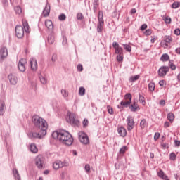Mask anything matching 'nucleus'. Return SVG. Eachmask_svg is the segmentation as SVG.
Instances as JSON below:
<instances>
[{
	"mask_svg": "<svg viewBox=\"0 0 180 180\" xmlns=\"http://www.w3.org/2000/svg\"><path fill=\"white\" fill-rule=\"evenodd\" d=\"M174 34H176V36H179L180 35V30L179 28H177L174 30Z\"/></svg>",
	"mask_w": 180,
	"mask_h": 180,
	"instance_id": "54",
	"label": "nucleus"
},
{
	"mask_svg": "<svg viewBox=\"0 0 180 180\" xmlns=\"http://www.w3.org/2000/svg\"><path fill=\"white\" fill-rule=\"evenodd\" d=\"M123 58H124L123 53H118V55L117 56V60L120 63V62H122L123 60Z\"/></svg>",
	"mask_w": 180,
	"mask_h": 180,
	"instance_id": "34",
	"label": "nucleus"
},
{
	"mask_svg": "<svg viewBox=\"0 0 180 180\" xmlns=\"http://www.w3.org/2000/svg\"><path fill=\"white\" fill-rule=\"evenodd\" d=\"M26 64H27V60L25 58H22L18 62V70L21 72H25L26 71Z\"/></svg>",
	"mask_w": 180,
	"mask_h": 180,
	"instance_id": "9",
	"label": "nucleus"
},
{
	"mask_svg": "<svg viewBox=\"0 0 180 180\" xmlns=\"http://www.w3.org/2000/svg\"><path fill=\"white\" fill-rule=\"evenodd\" d=\"M170 126V124L169 122H168L167 121H166L165 123H164V127L167 128V127H169Z\"/></svg>",
	"mask_w": 180,
	"mask_h": 180,
	"instance_id": "57",
	"label": "nucleus"
},
{
	"mask_svg": "<svg viewBox=\"0 0 180 180\" xmlns=\"http://www.w3.org/2000/svg\"><path fill=\"white\" fill-rule=\"evenodd\" d=\"M15 13L18 15H20L22 13V8L20 6H18L15 8Z\"/></svg>",
	"mask_w": 180,
	"mask_h": 180,
	"instance_id": "42",
	"label": "nucleus"
},
{
	"mask_svg": "<svg viewBox=\"0 0 180 180\" xmlns=\"http://www.w3.org/2000/svg\"><path fill=\"white\" fill-rule=\"evenodd\" d=\"M139 101L141 103H142V105H146V101L144 100V97L143 96H139Z\"/></svg>",
	"mask_w": 180,
	"mask_h": 180,
	"instance_id": "46",
	"label": "nucleus"
},
{
	"mask_svg": "<svg viewBox=\"0 0 180 180\" xmlns=\"http://www.w3.org/2000/svg\"><path fill=\"white\" fill-rule=\"evenodd\" d=\"M45 26L49 29V30H53L54 25H53V22L50 20H46L45 21Z\"/></svg>",
	"mask_w": 180,
	"mask_h": 180,
	"instance_id": "22",
	"label": "nucleus"
},
{
	"mask_svg": "<svg viewBox=\"0 0 180 180\" xmlns=\"http://www.w3.org/2000/svg\"><path fill=\"white\" fill-rule=\"evenodd\" d=\"M8 79L12 85H16L18 84V77L12 74L8 75Z\"/></svg>",
	"mask_w": 180,
	"mask_h": 180,
	"instance_id": "18",
	"label": "nucleus"
},
{
	"mask_svg": "<svg viewBox=\"0 0 180 180\" xmlns=\"http://www.w3.org/2000/svg\"><path fill=\"white\" fill-rule=\"evenodd\" d=\"M8 57V49L6 47H1L0 49V58L4 60Z\"/></svg>",
	"mask_w": 180,
	"mask_h": 180,
	"instance_id": "14",
	"label": "nucleus"
},
{
	"mask_svg": "<svg viewBox=\"0 0 180 180\" xmlns=\"http://www.w3.org/2000/svg\"><path fill=\"white\" fill-rule=\"evenodd\" d=\"M136 11H137L136 10V8H132L130 13L131 15H134V13H136Z\"/></svg>",
	"mask_w": 180,
	"mask_h": 180,
	"instance_id": "59",
	"label": "nucleus"
},
{
	"mask_svg": "<svg viewBox=\"0 0 180 180\" xmlns=\"http://www.w3.org/2000/svg\"><path fill=\"white\" fill-rule=\"evenodd\" d=\"M57 60V55H53L52 56V61H56Z\"/></svg>",
	"mask_w": 180,
	"mask_h": 180,
	"instance_id": "60",
	"label": "nucleus"
},
{
	"mask_svg": "<svg viewBox=\"0 0 180 180\" xmlns=\"http://www.w3.org/2000/svg\"><path fill=\"white\" fill-rule=\"evenodd\" d=\"M54 41H55L54 34H49L48 37V43H49V44H53Z\"/></svg>",
	"mask_w": 180,
	"mask_h": 180,
	"instance_id": "28",
	"label": "nucleus"
},
{
	"mask_svg": "<svg viewBox=\"0 0 180 180\" xmlns=\"http://www.w3.org/2000/svg\"><path fill=\"white\" fill-rule=\"evenodd\" d=\"M15 34L18 39H22L25 36V29L22 25H18L15 27Z\"/></svg>",
	"mask_w": 180,
	"mask_h": 180,
	"instance_id": "8",
	"label": "nucleus"
},
{
	"mask_svg": "<svg viewBox=\"0 0 180 180\" xmlns=\"http://www.w3.org/2000/svg\"><path fill=\"white\" fill-rule=\"evenodd\" d=\"M117 132L121 137H126V136H127V131H126V129L123 127H118Z\"/></svg>",
	"mask_w": 180,
	"mask_h": 180,
	"instance_id": "16",
	"label": "nucleus"
},
{
	"mask_svg": "<svg viewBox=\"0 0 180 180\" xmlns=\"http://www.w3.org/2000/svg\"><path fill=\"white\" fill-rule=\"evenodd\" d=\"M172 43V37L168 35H165L163 38V40L161 41L162 47L167 49Z\"/></svg>",
	"mask_w": 180,
	"mask_h": 180,
	"instance_id": "7",
	"label": "nucleus"
},
{
	"mask_svg": "<svg viewBox=\"0 0 180 180\" xmlns=\"http://www.w3.org/2000/svg\"><path fill=\"white\" fill-rule=\"evenodd\" d=\"M5 109L6 107L5 106V102L0 101V115L2 116L4 113H5Z\"/></svg>",
	"mask_w": 180,
	"mask_h": 180,
	"instance_id": "23",
	"label": "nucleus"
},
{
	"mask_svg": "<svg viewBox=\"0 0 180 180\" xmlns=\"http://www.w3.org/2000/svg\"><path fill=\"white\" fill-rule=\"evenodd\" d=\"M127 150H129V148L127 146H122L120 150V154H124V153L127 151Z\"/></svg>",
	"mask_w": 180,
	"mask_h": 180,
	"instance_id": "32",
	"label": "nucleus"
},
{
	"mask_svg": "<svg viewBox=\"0 0 180 180\" xmlns=\"http://www.w3.org/2000/svg\"><path fill=\"white\" fill-rule=\"evenodd\" d=\"M160 105H161L162 106H164V105H165V100H161L160 101Z\"/></svg>",
	"mask_w": 180,
	"mask_h": 180,
	"instance_id": "58",
	"label": "nucleus"
},
{
	"mask_svg": "<svg viewBox=\"0 0 180 180\" xmlns=\"http://www.w3.org/2000/svg\"><path fill=\"white\" fill-rule=\"evenodd\" d=\"M79 140L82 144L88 145L89 144V137L88 135L84 131H79L78 133Z\"/></svg>",
	"mask_w": 180,
	"mask_h": 180,
	"instance_id": "5",
	"label": "nucleus"
},
{
	"mask_svg": "<svg viewBox=\"0 0 180 180\" xmlns=\"http://www.w3.org/2000/svg\"><path fill=\"white\" fill-rule=\"evenodd\" d=\"M22 26L27 33H30V27H29V23L26 20H22Z\"/></svg>",
	"mask_w": 180,
	"mask_h": 180,
	"instance_id": "24",
	"label": "nucleus"
},
{
	"mask_svg": "<svg viewBox=\"0 0 180 180\" xmlns=\"http://www.w3.org/2000/svg\"><path fill=\"white\" fill-rule=\"evenodd\" d=\"M32 122L38 130L41 131L42 134H47V129H49V124L47 121L44 118H41L39 115H34L32 119Z\"/></svg>",
	"mask_w": 180,
	"mask_h": 180,
	"instance_id": "2",
	"label": "nucleus"
},
{
	"mask_svg": "<svg viewBox=\"0 0 180 180\" xmlns=\"http://www.w3.org/2000/svg\"><path fill=\"white\" fill-rule=\"evenodd\" d=\"M49 15H50V5L46 4L44 10L43 11L42 15L46 18L49 16Z\"/></svg>",
	"mask_w": 180,
	"mask_h": 180,
	"instance_id": "21",
	"label": "nucleus"
},
{
	"mask_svg": "<svg viewBox=\"0 0 180 180\" xmlns=\"http://www.w3.org/2000/svg\"><path fill=\"white\" fill-rule=\"evenodd\" d=\"M153 33V30L148 29L145 31L144 34L146 36H151V34Z\"/></svg>",
	"mask_w": 180,
	"mask_h": 180,
	"instance_id": "44",
	"label": "nucleus"
},
{
	"mask_svg": "<svg viewBox=\"0 0 180 180\" xmlns=\"http://www.w3.org/2000/svg\"><path fill=\"white\" fill-rule=\"evenodd\" d=\"M30 150L31 153H33L34 154H36V153H37L39 151V149H37V147L36 146V145L34 143H32L30 146Z\"/></svg>",
	"mask_w": 180,
	"mask_h": 180,
	"instance_id": "26",
	"label": "nucleus"
},
{
	"mask_svg": "<svg viewBox=\"0 0 180 180\" xmlns=\"http://www.w3.org/2000/svg\"><path fill=\"white\" fill-rule=\"evenodd\" d=\"M39 78L41 84H47V79L46 78V77L41 75Z\"/></svg>",
	"mask_w": 180,
	"mask_h": 180,
	"instance_id": "39",
	"label": "nucleus"
},
{
	"mask_svg": "<svg viewBox=\"0 0 180 180\" xmlns=\"http://www.w3.org/2000/svg\"><path fill=\"white\" fill-rule=\"evenodd\" d=\"M175 144H176V146H177V147H179L180 141H175Z\"/></svg>",
	"mask_w": 180,
	"mask_h": 180,
	"instance_id": "61",
	"label": "nucleus"
},
{
	"mask_svg": "<svg viewBox=\"0 0 180 180\" xmlns=\"http://www.w3.org/2000/svg\"><path fill=\"white\" fill-rule=\"evenodd\" d=\"M148 89L151 92H153V91L155 89V83L150 82L148 84Z\"/></svg>",
	"mask_w": 180,
	"mask_h": 180,
	"instance_id": "31",
	"label": "nucleus"
},
{
	"mask_svg": "<svg viewBox=\"0 0 180 180\" xmlns=\"http://www.w3.org/2000/svg\"><path fill=\"white\" fill-rule=\"evenodd\" d=\"M169 71V67L168 66H162L158 70L159 77H165L167 73Z\"/></svg>",
	"mask_w": 180,
	"mask_h": 180,
	"instance_id": "11",
	"label": "nucleus"
},
{
	"mask_svg": "<svg viewBox=\"0 0 180 180\" xmlns=\"http://www.w3.org/2000/svg\"><path fill=\"white\" fill-rule=\"evenodd\" d=\"M129 108L131 110V112H137L138 110H140V107L139 106V104H137V103L136 102L131 104L129 106Z\"/></svg>",
	"mask_w": 180,
	"mask_h": 180,
	"instance_id": "20",
	"label": "nucleus"
},
{
	"mask_svg": "<svg viewBox=\"0 0 180 180\" xmlns=\"http://www.w3.org/2000/svg\"><path fill=\"white\" fill-rule=\"evenodd\" d=\"M167 120L170 122V123H173L174 120H175V115L172 112H169L167 114Z\"/></svg>",
	"mask_w": 180,
	"mask_h": 180,
	"instance_id": "27",
	"label": "nucleus"
},
{
	"mask_svg": "<svg viewBox=\"0 0 180 180\" xmlns=\"http://www.w3.org/2000/svg\"><path fill=\"white\" fill-rule=\"evenodd\" d=\"M77 18L78 19V20H82V19H84V15H82V13H79L77 15Z\"/></svg>",
	"mask_w": 180,
	"mask_h": 180,
	"instance_id": "48",
	"label": "nucleus"
},
{
	"mask_svg": "<svg viewBox=\"0 0 180 180\" xmlns=\"http://www.w3.org/2000/svg\"><path fill=\"white\" fill-rule=\"evenodd\" d=\"M30 65L32 71H36L37 70V60L34 58H31L30 59Z\"/></svg>",
	"mask_w": 180,
	"mask_h": 180,
	"instance_id": "13",
	"label": "nucleus"
},
{
	"mask_svg": "<svg viewBox=\"0 0 180 180\" xmlns=\"http://www.w3.org/2000/svg\"><path fill=\"white\" fill-rule=\"evenodd\" d=\"M151 43H155V39L153 37H151V39H150Z\"/></svg>",
	"mask_w": 180,
	"mask_h": 180,
	"instance_id": "62",
	"label": "nucleus"
},
{
	"mask_svg": "<svg viewBox=\"0 0 180 180\" xmlns=\"http://www.w3.org/2000/svg\"><path fill=\"white\" fill-rule=\"evenodd\" d=\"M84 169L86 172H89V171H91V167L89 165H86Z\"/></svg>",
	"mask_w": 180,
	"mask_h": 180,
	"instance_id": "52",
	"label": "nucleus"
},
{
	"mask_svg": "<svg viewBox=\"0 0 180 180\" xmlns=\"http://www.w3.org/2000/svg\"><path fill=\"white\" fill-rule=\"evenodd\" d=\"M61 94L63 95V98H68V91H67V90L62 89Z\"/></svg>",
	"mask_w": 180,
	"mask_h": 180,
	"instance_id": "38",
	"label": "nucleus"
},
{
	"mask_svg": "<svg viewBox=\"0 0 180 180\" xmlns=\"http://www.w3.org/2000/svg\"><path fill=\"white\" fill-rule=\"evenodd\" d=\"M52 137L58 140L65 146H71L74 143V138L68 131L65 130L56 131L53 132Z\"/></svg>",
	"mask_w": 180,
	"mask_h": 180,
	"instance_id": "1",
	"label": "nucleus"
},
{
	"mask_svg": "<svg viewBox=\"0 0 180 180\" xmlns=\"http://www.w3.org/2000/svg\"><path fill=\"white\" fill-rule=\"evenodd\" d=\"M66 18L67 17L65 16V14H61L58 17L59 20H65Z\"/></svg>",
	"mask_w": 180,
	"mask_h": 180,
	"instance_id": "50",
	"label": "nucleus"
},
{
	"mask_svg": "<svg viewBox=\"0 0 180 180\" xmlns=\"http://www.w3.org/2000/svg\"><path fill=\"white\" fill-rule=\"evenodd\" d=\"M147 29V24H143L141 26V30H146Z\"/></svg>",
	"mask_w": 180,
	"mask_h": 180,
	"instance_id": "56",
	"label": "nucleus"
},
{
	"mask_svg": "<svg viewBox=\"0 0 180 180\" xmlns=\"http://www.w3.org/2000/svg\"><path fill=\"white\" fill-rule=\"evenodd\" d=\"M127 130L129 131L133 130V127H134V117L129 115L127 118Z\"/></svg>",
	"mask_w": 180,
	"mask_h": 180,
	"instance_id": "10",
	"label": "nucleus"
},
{
	"mask_svg": "<svg viewBox=\"0 0 180 180\" xmlns=\"http://www.w3.org/2000/svg\"><path fill=\"white\" fill-rule=\"evenodd\" d=\"M32 136L34 139H41L46 136V134H41V131H38V132H33Z\"/></svg>",
	"mask_w": 180,
	"mask_h": 180,
	"instance_id": "19",
	"label": "nucleus"
},
{
	"mask_svg": "<svg viewBox=\"0 0 180 180\" xmlns=\"http://www.w3.org/2000/svg\"><path fill=\"white\" fill-rule=\"evenodd\" d=\"M64 167V162L57 160L53 164V168L54 169H60V168H63Z\"/></svg>",
	"mask_w": 180,
	"mask_h": 180,
	"instance_id": "17",
	"label": "nucleus"
},
{
	"mask_svg": "<svg viewBox=\"0 0 180 180\" xmlns=\"http://www.w3.org/2000/svg\"><path fill=\"white\" fill-rule=\"evenodd\" d=\"M161 61L165 62L169 60V56L168 54L165 53L160 58Z\"/></svg>",
	"mask_w": 180,
	"mask_h": 180,
	"instance_id": "30",
	"label": "nucleus"
},
{
	"mask_svg": "<svg viewBox=\"0 0 180 180\" xmlns=\"http://www.w3.org/2000/svg\"><path fill=\"white\" fill-rule=\"evenodd\" d=\"M34 162L38 169H43L46 167L44 157L41 155H39L35 158Z\"/></svg>",
	"mask_w": 180,
	"mask_h": 180,
	"instance_id": "4",
	"label": "nucleus"
},
{
	"mask_svg": "<svg viewBox=\"0 0 180 180\" xmlns=\"http://www.w3.org/2000/svg\"><path fill=\"white\" fill-rule=\"evenodd\" d=\"M158 175L159 176V178H162V179H167V175H165V174L164 173V172H162V170H160L158 172Z\"/></svg>",
	"mask_w": 180,
	"mask_h": 180,
	"instance_id": "29",
	"label": "nucleus"
},
{
	"mask_svg": "<svg viewBox=\"0 0 180 180\" xmlns=\"http://www.w3.org/2000/svg\"><path fill=\"white\" fill-rule=\"evenodd\" d=\"M140 126L141 129H146V127L147 126V121L146 120H142L141 121Z\"/></svg>",
	"mask_w": 180,
	"mask_h": 180,
	"instance_id": "33",
	"label": "nucleus"
},
{
	"mask_svg": "<svg viewBox=\"0 0 180 180\" xmlns=\"http://www.w3.org/2000/svg\"><path fill=\"white\" fill-rule=\"evenodd\" d=\"M160 86H165L167 85V82L165 80H160L159 82Z\"/></svg>",
	"mask_w": 180,
	"mask_h": 180,
	"instance_id": "47",
	"label": "nucleus"
},
{
	"mask_svg": "<svg viewBox=\"0 0 180 180\" xmlns=\"http://www.w3.org/2000/svg\"><path fill=\"white\" fill-rule=\"evenodd\" d=\"M13 174L15 180H21L20 174H19V172L16 169H13Z\"/></svg>",
	"mask_w": 180,
	"mask_h": 180,
	"instance_id": "25",
	"label": "nucleus"
},
{
	"mask_svg": "<svg viewBox=\"0 0 180 180\" xmlns=\"http://www.w3.org/2000/svg\"><path fill=\"white\" fill-rule=\"evenodd\" d=\"M94 6H98V0H95L94 2Z\"/></svg>",
	"mask_w": 180,
	"mask_h": 180,
	"instance_id": "63",
	"label": "nucleus"
},
{
	"mask_svg": "<svg viewBox=\"0 0 180 180\" xmlns=\"http://www.w3.org/2000/svg\"><path fill=\"white\" fill-rule=\"evenodd\" d=\"M68 117H69V122L71 124H77L78 123V120L75 119V114L69 112Z\"/></svg>",
	"mask_w": 180,
	"mask_h": 180,
	"instance_id": "15",
	"label": "nucleus"
},
{
	"mask_svg": "<svg viewBox=\"0 0 180 180\" xmlns=\"http://www.w3.org/2000/svg\"><path fill=\"white\" fill-rule=\"evenodd\" d=\"M103 25H104L103 13L102 11H99L98 12V24L97 26V32L98 33H101V32L103 30Z\"/></svg>",
	"mask_w": 180,
	"mask_h": 180,
	"instance_id": "6",
	"label": "nucleus"
},
{
	"mask_svg": "<svg viewBox=\"0 0 180 180\" xmlns=\"http://www.w3.org/2000/svg\"><path fill=\"white\" fill-rule=\"evenodd\" d=\"M44 174H45V175H47V174H49V171H47V170L45 171V172H44Z\"/></svg>",
	"mask_w": 180,
	"mask_h": 180,
	"instance_id": "64",
	"label": "nucleus"
},
{
	"mask_svg": "<svg viewBox=\"0 0 180 180\" xmlns=\"http://www.w3.org/2000/svg\"><path fill=\"white\" fill-rule=\"evenodd\" d=\"M140 78V75H135L130 77L129 81L131 82H134V81H137Z\"/></svg>",
	"mask_w": 180,
	"mask_h": 180,
	"instance_id": "37",
	"label": "nucleus"
},
{
	"mask_svg": "<svg viewBox=\"0 0 180 180\" xmlns=\"http://www.w3.org/2000/svg\"><path fill=\"white\" fill-rule=\"evenodd\" d=\"M169 65L171 70H176V65H175V64L169 62Z\"/></svg>",
	"mask_w": 180,
	"mask_h": 180,
	"instance_id": "49",
	"label": "nucleus"
},
{
	"mask_svg": "<svg viewBox=\"0 0 180 180\" xmlns=\"http://www.w3.org/2000/svg\"><path fill=\"white\" fill-rule=\"evenodd\" d=\"M89 124V121L87 119H84L82 122L83 127H88V124Z\"/></svg>",
	"mask_w": 180,
	"mask_h": 180,
	"instance_id": "43",
	"label": "nucleus"
},
{
	"mask_svg": "<svg viewBox=\"0 0 180 180\" xmlns=\"http://www.w3.org/2000/svg\"><path fill=\"white\" fill-rule=\"evenodd\" d=\"M112 47L115 49V54H120L123 53V48H122L117 42H113Z\"/></svg>",
	"mask_w": 180,
	"mask_h": 180,
	"instance_id": "12",
	"label": "nucleus"
},
{
	"mask_svg": "<svg viewBox=\"0 0 180 180\" xmlns=\"http://www.w3.org/2000/svg\"><path fill=\"white\" fill-rule=\"evenodd\" d=\"M160 139V133L157 132L155 134L154 140L157 141Z\"/></svg>",
	"mask_w": 180,
	"mask_h": 180,
	"instance_id": "53",
	"label": "nucleus"
},
{
	"mask_svg": "<svg viewBox=\"0 0 180 180\" xmlns=\"http://www.w3.org/2000/svg\"><path fill=\"white\" fill-rule=\"evenodd\" d=\"M123 47H124V50H126L127 51H129V53H130V51H131V46H130V45L124 44Z\"/></svg>",
	"mask_w": 180,
	"mask_h": 180,
	"instance_id": "41",
	"label": "nucleus"
},
{
	"mask_svg": "<svg viewBox=\"0 0 180 180\" xmlns=\"http://www.w3.org/2000/svg\"><path fill=\"white\" fill-rule=\"evenodd\" d=\"M79 95H80V96H84V95H85V88L79 87Z\"/></svg>",
	"mask_w": 180,
	"mask_h": 180,
	"instance_id": "35",
	"label": "nucleus"
},
{
	"mask_svg": "<svg viewBox=\"0 0 180 180\" xmlns=\"http://www.w3.org/2000/svg\"><path fill=\"white\" fill-rule=\"evenodd\" d=\"M107 109L110 115H113V108L110 105H108Z\"/></svg>",
	"mask_w": 180,
	"mask_h": 180,
	"instance_id": "45",
	"label": "nucleus"
},
{
	"mask_svg": "<svg viewBox=\"0 0 180 180\" xmlns=\"http://www.w3.org/2000/svg\"><path fill=\"white\" fill-rule=\"evenodd\" d=\"M163 20L165 23H171V18L168 15L163 16Z\"/></svg>",
	"mask_w": 180,
	"mask_h": 180,
	"instance_id": "36",
	"label": "nucleus"
},
{
	"mask_svg": "<svg viewBox=\"0 0 180 180\" xmlns=\"http://www.w3.org/2000/svg\"><path fill=\"white\" fill-rule=\"evenodd\" d=\"M176 158V155L175 153H172L170 154V160H172L173 161Z\"/></svg>",
	"mask_w": 180,
	"mask_h": 180,
	"instance_id": "51",
	"label": "nucleus"
},
{
	"mask_svg": "<svg viewBox=\"0 0 180 180\" xmlns=\"http://www.w3.org/2000/svg\"><path fill=\"white\" fill-rule=\"evenodd\" d=\"M180 3L178 1H175L172 4V8L173 9H176V8H179Z\"/></svg>",
	"mask_w": 180,
	"mask_h": 180,
	"instance_id": "40",
	"label": "nucleus"
},
{
	"mask_svg": "<svg viewBox=\"0 0 180 180\" xmlns=\"http://www.w3.org/2000/svg\"><path fill=\"white\" fill-rule=\"evenodd\" d=\"M77 70H78V71H83V70H84V68L82 67V65H81V64H79L78 65H77Z\"/></svg>",
	"mask_w": 180,
	"mask_h": 180,
	"instance_id": "55",
	"label": "nucleus"
},
{
	"mask_svg": "<svg viewBox=\"0 0 180 180\" xmlns=\"http://www.w3.org/2000/svg\"><path fill=\"white\" fill-rule=\"evenodd\" d=\"M131 94L127 93L124 96V99L122 101H121L120 105H118L119 109H123L124 108H129L130 106V104L131 103Z\"/></svg>",
	"mask_w": 180,
	"mask_h": 180,
	"instance_id": "3",
	"label": "nucleus"
}]
</instances>
